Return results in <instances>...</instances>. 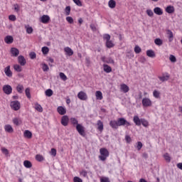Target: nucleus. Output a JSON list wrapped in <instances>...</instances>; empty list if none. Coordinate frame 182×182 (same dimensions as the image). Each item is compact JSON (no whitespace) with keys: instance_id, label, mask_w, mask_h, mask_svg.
<instances>
[{"instance_id":"26","label":"nucleus","mask_w":182,"mask_h":182,"mask_svg":"<svg viewBox=\"0 0 182 182\" xmlns=\"http://www.w3.org/2000/svg\"><path fill=\"white\" fill-rule=\"evenodd\" d=\"M159 80H161V82H167V80H168V79H170V75L166 74V75H162L161 77H159Z\"/></svg>"},{"instance_id":"52","label":"nucleus","mask_w":182,"mask_h":182,"mask_svg":"<svg viewBox=\"0 0 182 182\" xmlns=\"http://www.w3.org/2000/svg\"><path fill=\"white\" fill-rule=\"evenodd\" d=\"M65 15L67 16L70 15V6H68L65 7Z\"/></svg>"},{"instance_id":"23","label":"nucleus","mask_w":182,"mask_h":182,"mask_svg":"<svg viewBox=\"0 0 182 182\" xmlns=\"http://www.w3.org/2000/svg\"><path fill=\"white\" fill-rule=\"evenodd\" d=\"M23 136L26 139H32V132L29 130H25L23 132Z\"/></svg>"},{"instance_id":"47","label":"nucleus","mask_w":182,"mask_h":182,"mask_svg":"<svg viewBox=\"0 0 182 182\" xmlns=\"http://www.w3.org/2000/svg\"><path fill=\"white\" fill-rule=\"evenodd\" d=\"M59 75L60 79H62V80H64V81L68 80V77L66 76V75H65V73H60Z\"/></svg>"},{"instance_id":"3","label":"nucleus","mask_w":182,"mask_h":182,"mask_svg":"<svg viewBox=\"0 0 182 182\" xmlns=\"http://www.w3.org/2000/svg\"><path fill=\"white\" fill-rule=\"evenodd\" d=\"M100 156H98V159L101 161H106L107 160V157L109 156V150L106 148H101L100 149Z\"/></svg>"},{"instance_id":"17","label":"nucleus","mask_w":182,"mask_h":182,"mask_svg":"<svg viewBox=\"0 0 182 182\" xmlns=\"http://www.w3.org/2000/svg\"><path fill=\"white\" fill-rule=\"evenodd\" d=\"M12 122L15 126H21L22 124V119L21 117H14Z\"/></svg>"},{"instance_id":"36","label":"nucleus","mask_w":182,"mask_h":182,"mask_svg":"<svg viewBox=\"0 0 182 182\" xmlns=\"http://www.w3.org/2000/svg\"><path fill=\"white\" fill-rule=\"evenodd\" d=\"M154 43L155 45H156L157 46H161V45H163V40L160 39V38H156L154 40Z\"/></svg>"},{"instance_id":"15","label":"nucleus","mask_w":182,"mask_h":182,"mask_svg":"<svg viewBox=\"0 0 182 182\" xmlns=\"http://www.w3.org/2000/svg\"><path fill=\"white\" fill-rule=\"evenodd\" d=\"M4 73L8 77H12V71H11V65H8L4 68Z\"/></svg>"},{"instance_id":"58","label":"nucleus","mask_w":182,"mask_h":182,"mask_svg":"<svg viewBox=\"0 0 182 182\" xmlns=\"http://www.w3.org/2000/svg\"><path fill=\"white\" fill-rule=\"evenodd\" d=\"M66 21L68 22V23H73V18L70 16L66 17Z\"/></svg>"},{"instance_id":"25","label":"nucleus","mask_w":182,"mask_h":182,"mask_svg":"<svg viewBox=\"0 0 182 182\" xmlns=\"http://www.w3.org/2000/svg\"><path fill=\"white\" fill-rule=\"evenodd\" d=\"M146 55L149 58H156V53H154V50H147Z\"/></svg>"},{"instance_id":"12","label":"nucleus","mask_w":182,"mask_h":182,"mask_svg":"<svg viewBox=\"0 0 182 182\" xmlns=\"http://www.w3.org/2000/svg\"><path fill=\"white\" fill-rule=\"evenodd\" d=\"M61 124L65 127H66V126H68V124H69V117H68V115H64L62 117Z\"/></svg>"},{"instance_id":"43","label":"nucleus","mask_w":182,"mask_h":182,"mask_svg":"<svg viewBox=\"0 0 182 182\" xmlns=\"http://www.w3.org/2000/svg\"><path fill=\"white\" fill-rule=\"evenodd\" d=\"M1 152L3 153V154H4V156L9 155V151L6 148L1 147Z\"/></svg>"},{"instance_id":"55","label":"nucleus","mask_w":182,"mask_h":182,"mask_svg":"<svg viewBox=\"0 0 182 182\" xmlns=\"http://www.w3.org/2000/svg\"><path fill=\"white\" fill-rule=\"evenodd\" d=\"M146 14L148 15V16H153L154 15V13H153V11H151V9H147Z\"/></svg>"},{"instance_id":"19","label":"nucleus","mask_w":182,"mask_h":182,"mask_svg":"<svg viewBox=\"0 0 182 182\" xmlns=\"http://www.w3.org/2000/svg\"><path fill=\"white\" fill-rule=\"evenodd\" d=\"M134 123H135L136 126H141V119L139 118V116L135 115L133 119Z\"/></svg>"},{"instance_id":"22","label":"nucleus","mask_w":182,"mask_h":182,"mask_svg":"<svg viewBox=\"0 0 182 182\" xmlns=\"http://www.w3.org/2000/svg\"><path fill=\"white\" fill-rule=\"evenodd\" d=\"M154 12L156 15H158L159 16L163 15V10L160 7H155L154 9Z\"/></svg>"},{"instance_id":"20","label":"nucleus","mask_w":182,"mask_h":182,"mask_svg":"<svg viewBox=\"0 0 182 182\" xmlns=\"http://www.w3.org/2000/svg\"><path fill=\"white\" fill-rule=\"evenodd\" d=\"M64 51L65 53V55H67L68 56H72V55H73V50H72V48H70V47H65L64 48Z\"/></svg>"},{"instance_id":"40","label":"nucleus","mask_w":182,"mask_h":182,"mask_svg":"<svg viewBox=\"0 0 182 182\" xmlns=\"http://www.w3.org/2000/svg\"><path fill=\"white\" fill-rule=\"evenodd\" d=\"M36 160L37 161H43L45 160V158L43 157V156H42L41 154H37L36 156Z\"/></svg>"},{"instance_id":"4","label":"nucleus","mask_w":182,"mask_h":182,"mask_svg":"<svg viewBox=\"0 0 182 182\" xmlns=\"http://www.w3.org/2000/svg\"><path fill=\"white\" fill-rule=\"evenodd\" d=\"M103 39L104 41H105V46H107V48H108L109 49L114 46V43L112 41L110 40V35L105 34L103 36Z\"/></svg>"},{"instance_id":"37","label":"nucleus","mask_w":182,"mask_h":182,"mask_svg":"<svg viewBox=\"0 0 182 182\" xmlns=\"http://www.w3.org/2000/svg\"><path fill=\"white\" fill-rule=\"evenodd\" d=\"M25 28H26V33H28L29 35H31V33L33 32V28L30 26H26Z\"/></svg>"},{"instance_id":"56","label":"nucleus","mask_w":182,"mask_h":182,"mask_svg":"<svg viewBox=\"0 0 182 182\" xmlns=\"http://www.w3.org/2000/svg\"><path fill=\"white\" fill-rule=\"evenodd\" d=\"M74 4H75V5H77V6H82V1H80V0H73Z\"/></svg>"},{"instance_id":"30","label":"nucleus","mask_w":182,"mask_h":182,"mask_svg":"<svg viewBox=\"0 0 182 182\" xmlns=\"http://www.w3.org/2000/svg\"><path fill=\"white\" fill-rule=\"evenodd\" d=\"M45 95L46 96H47L48 97H50L51 96L53 95V90H50V89H48L45 91Z\"/></svg>"},{"instance_id":"31","label":"nucleus","mask_w":182,"mask_h":182,"mask_svg":"<svg viewBox=\"0 0 182 182\" xmlns=\"http://www.w3.org/2000/svg\"><path fill=\"white\" fill-rule=\"evenodd\" d=\"M35 109L36 110H37V112H40L41 113H42V112H43V108L42 107V106L38 103L35 104Z\"/></svg>"},{"instance_id":"32","label":"nucleus","mask_w":182,"mask_h":182,"mask_svg":"<svg viewBox=\"0 0 182 182\" xmlns=\"http://www.w3.org/2000/svg\"><path fill=\"white\" fill-rule=\"evenodd\" d=\"M103 68H104V71H105L106 73H110V72H112V67L105 64L103 65Z\"/></svg>"},{"instance_id":"34","label":"nucleus","mask_w":182,"mask_h":182,"mask_svg":"<svg viewBox=\"0 0 182 182\" xmlns=\"http://www.w3.org/2000/svg\"><path fill=\"white\" fill-rule=\"evenodd\" d=\"M141 124H142L144 127H149V121L146 119H141Z\"/></svg>"},{"instance_id":"7","label":"nucleus","mask_w":182,"mask_h":182,"mask_svg":"<svg viewBox=\"0 0 182 182\" xmlns=\"http://www.w3.org/2000/svg\"><path fill=\"white\" fill-rule=\"evenodd\" d=\"M3 92L6 95H11L12 93V87L9 85H6L3 86Z\"/></svg>"},{"instance_id":"6","label":"nucleus","mask_w":182,"mask_h":182,"mask_svg":"<svg viewBox=\"0 0 182 182\" xmlns=\"http://www.w3.org/2000/svg\"><path fill=\"white\" fill-rule=\"evenodd\" d=\"M10 106L13 110H19V109H21V102L18 101H12Z\"/></svg>"},{"instance_id":"42","label":"nucleus","mask_w":182,"mask_h":182,"mask_svg":"<svg viewBox=\"0 0 182 182\" xmlns=\"http://www.w3.org/2000/svg\"><path fill=\"white\" fill-rule=\"evenodd\" d=\"M169 60L171 62V63H176V62H177V58L174 56V55H170Z\"/></svg>"},{"instance_id":"28","label":"nucleus","mask_w":182,"mask_h":182,"mask_svg":"<svg viewBox=\"0 0 182 182\" xmlns=\"http://www.w3.org/2000/svg\"><path fill=\"white\" fill-rule=\"evenodd\" d=\"M108 6H109L111 9L116 8V1L114 0H109L108 2Z\"/></svg>"},{"instance_id":"46","label":"nucleus","mask_w":182,"mask_h":182,"mask_svg":"<svg viewBox=\"0 0 182 182\" xmlns=\"http://www.w3.org/2000/svg\"><path fill=\"white\" fill-rule=\"evenodd\" d=\"M153 96L154 97H155L156 99H159V97H160V92L157 91V90H154L153 92Z\"/></svg>"},{"instance_id":"63","label":"nucleus","mask_w":182,"mask_h":182,"mask_svg":"<svg viewBox=\"0 0 182 182\" xmlns=\"http://www.w3.org/2000/svg\"><path fill=\"white\" fill-rule=\"evenodd\" d=\"M9 21H16V16H15V15H10L9 16Z\"/></svg>"},{"instance_id":"57","label":"nucleus","mask_w":182,"mask_h":182,"mask_svg":"<svg viewBox=\"0 0 182 182\" xmlns=\"http://www.w3.org/2000/svg\"><path fill=\"white\" fill-rule=\"evenodd\" d=\"M74 182H83V180L82 178H79L78 176H75L73 178Z\"/></svg>"},{"instance_id":"64","label":"nucleus","mask_w":182,"mask_h":182,"mask_svg":"<svg viewBox=\"0 0 182 182\" xmlns=\"http://www.w3.org/2000/svg\"><path fill=\"white\" fill-rule=\"evenodd\" d=\"M178 168H180V170H182V163H179L177 164Z\"/></svg>"},{"instance_id":"18","label":"nucleus","mask_w":182,"mask_h":182,"mask_svg":"<svg viewBox=\"0 0 182 182\" xmlns=\"http://www.w3.org/2000/svg\"><path fill=\"white\" fill-rule=\"evenodd\" d=\"M4 130L6 133H14V128L11 124H6L4 126Z\"/></svg>"},{"instance_id":"60","label":"nucleus","mask_w":182,"mask_h":182,"mask_svg":"<svg viewBox=\"0 0 182 182\" xmlns=\"http://www.w3.org/2000/svg\"><path fill=\"white\" fill-rule=\"evenodd\" d=\"M47 60L48 62L49 66H52V63H53V62H55V60L52 58H48Z\"/></svg>"},{"instance_id":"53","label":"nucleus","mask_w":182,"mask_h":182,"mask_svg":"<svg viewBox=\"0 0 182 182\" xmlns=\"http://www.w3.org/2000/svg\"><path fill=\"white\" fill-rule=\"evenodd\" d=\"M14 11L16 12H19V11L21 9V7L19 6V4H14Z\"/></svg>"},{"instance_id":"21","label":"nucleus","mask_w":182,"mask_h":182,"mask_svg":"<svg viewBox=\"0 0 182 182\" xmlns=\"http://www.w3.org/2000/svg\"><path fill=\"white\" fill-rule=\"evenodd\" d=\"M97 130H99V132H100V133H102V132H103V129H104L103 122L98 120L97 122Z\"/></svg>"},{"instance_id":"5","label":"nucleus","mask_w":182,"mask_h":182,"mask_svg":"<svg viewBox=\"0 0 182 182\" xmlns=\"http://www.w3.org/2000/svg\"><path fill=\"white\" fill-rule=\"evenodd\" d=\"M142 106L144 107H151L153 106V102L149 97H144L142 99Z\"/></svg>"},{"instance_id":"54","label":"nucleus","mask_w":182,"mask_h":182,"mask_svg":"<svg viewBox=\"0 0 182 182\" xmlns=\"http://www.w3.org/2000/svg\"><path fill=\"white\" fill-rule=\"evenodd\" d=\"M127 58H128V59H132V58H134V54L132 51H129L127 55Z\"/></svg>"},{"instance_id":"2","label":"nucleus","mask_w":182,"mask_h":182,"mask_svg":"<svg viewBox=\"0 0 182 182\" xmlns=\"http://www.w3.org/2000/svg\"><path fill=\"white\" fill-rule=\"evenodd\" d=\"M70 122L73 127L76 128L77 132L80 136H85L86 135V133L85 132V127H83L82 124H79V121H77V119L75 117H71L70 119Z\"/></svg>"},{"instance_id":"44","label":"nucleus","mask_w":182,"mask_h":182,"mask_svg":"<svg viewBox=\"0 0 182 182\" xmlns=\"http://www.w3.org/2000/svg\"><path fill=\"white\" fill-rule=\"evenodd\" d=\"M100 182H110V179L106 176H102L100 178Z\"/></svg>"},{"instance_id":"8","label":"nucleus","mask_w":182,"mask_h":182,"mask_svg":"<svg viewBox=\"0 0 182 182\" xmlns=\"http://www.w3.org/2000/svg\"><path fill=\"white\" fill-rule=\"evenodd\" d=\"M50 21V17L48 15H43L40 17V22H41V23H49Z\"/></svg>"},{"instance_id":"10","label":"nucleus","mask_w":182,"mask_h":182,"mask_svg":"<svg viewBox=\"0 0 182 182\" xmlns=\"http://www.w3.org/2000/svg\"><path fill=\"white\" fill-rule=\"evenodd\" d=\"M119 90L120 92H122V93H127L129 90H130V88L127 86V85L122 83L120 85Z\"/></svg>"},{"instance_id":"45","label":"nucleus","mask_w":182,"mask_h":182,"mask_svg":"<svg viewBox=\"0 0 182 182\" xmlns=\"http://www.w3.org/2000/svg\"><path fill=\"white\" fill-rule=\"evenodd\" d=\"M142 147H143V143H141V141H138L136 143V149H137V150L140 151Z\"/></svg>"},{"instance_id":"41","label":"nucleus","mask_w":182,"mask_h":182,"mask_svg":"<svg viewBox=\"0 0 182 182\" xmlns=\"http://www.w3.org/2000/svg\"><path fill=\"white\" fill-rule=\"evenodd\" d=\"M14 69L16 72H22V67L18 64L14 65Z\"/></svg>"},{"instance_id":"35","label":"nucleus","mask_w":182,"mask_h":182,"mask_svg":"<svg viewBox=\"0 0 182 182\" xmlns=\"http://www.w3.org/2000/svg\"><path fill=\"white\" fill-rule=\"evenodd\" d=\"M23 85L19 84L17 85L16 87V90L18 92V93H23Z\"/></svg>"},{"instance_id":"11","label":"nucleus","mask_w":182,"mask_h":182,"mask_svg":"<svg viewBox=\"0 0 182 182\" xmlns=\"http://www.w3.org/2000/svg\"><path fill=\"white\" fill-rule=\"evenodd\" d=\"M77 97L80 100H87V94L83 91H80L77 94Z\"/></svg>"},{"instance_id":"50","label":"nucleus","mask_w":182,"mask_h":182,"mask_svg":"<svg viewBox=\"0 0 182 182\" xmlns=\"http://www.w3.org/2000/svg\"><path fill=\"white\" fill-rule=\"evenodd\" d=\"M134 52L136 54L140 53V52H141V48H140V46H136L135 48H134Z\"/></svg>"},{"instance_id":"49","label":"nucleus","mask_w":182,"mask_h":182,"mask_svg":"<svg viewBox=\"0 0 182 182\" xmlns=\"http://www.w3.org/2000/svg\"><path fill=\"white\" fill-rule=\"evenodd\" d=\"M42 69L43 72H48V70H49V66H48V65L46 63H43L42 64Z\"/></svg>"},{"instance_id":"51","label":"nucleus","mask_w":182,"mask_h":182,"mask_svg":"<svg viewBox=\"0 0 182 182\" xmlns=\"http://www.w3.org/2000/svg\"><path fill=\"white\" fill-rule=\"evenodd\" d=\"M80 176H81V177H87V171L85 170L80 171Z\"/></svg>"},{"instance_id":"13","label":"nucleus","mask_w":182,"mask_h":182,"mask_svg":"<svg viewBox=\"0 0 182 182\" xmlns=\"http://www.w3.org/2000/svg\"><path fill=\"white\" fill-rule=\"evenodd\" d=\"M18 62L20 66H25V65H26V59H25V57H23V55H19L18 57Z\"/></svg>"},{"instance_id":"29","label":"nucleus","mask_w":182,"mask_h":182,"mask_svg":"<svg viewBox=\"0 0 182 182\" xmlns=\"http://www.w3.org/2000/svg\"><path fill=\"white\" fill-rule=\"evenodd\" d=\"M166 12H167V14H173L174 12V6H168L166 8Z\"/></svg>"},{"instance_id":"59","label":"nucleus","mask_w":182,"mask_h":182,"mask_svg":"<svg viewBox=\"0 0 182 182\" xmlns=\"http://www.w3.org/2000/svg\"><path fill=\"white\" fill-rule=\"evenodd\" d=\"M50 154L51 156H53V157H55L56 156V150L55 149H51V151L50 152Z\"/></svg>"},{"instance_id":"14","label":"nucleus","mask_w":182,"mask_h":182,"mask_svg":"<svg viewBox=\"0 0 182 182\" xmlns=\"http://www.w3.org/2000/svg\"><path fill=\"white\" fill-rule=\"evenodd\" d=\"M166 35L169 42H173V41H174V34L173 33V31L171 30H166Z\"/></svg>"},{"instance_id":"61","label":"nucleus","mask_w":182,"mask_h":182,"mask_svg":"<svg viewBox=\"0 0 182 182\" xmlns=\"http://www.w3.org/2000/svg\"><path fill=\"white\" fill-rule=\"evenodd\" d=\"M31 59H36V53L35 52H31L30 54Z\"/></svg>"},{"instance_id":"39","label":"nucleus","mask_w":182,"mask_h":182,"mask_svg":"<svg viewBox=\"0 0 182 182\" xmlns=\"http://www.w3.org/2000/svg\"><path fill=\"white\" fill-rule=\"evenodd\" d=\"M164 159L167 161V163H170L171 161V157L167 153L164 155Z\"/></svg>"},{"instance_id":"16","label":"nucleus","mask_w":182,"mask_h":182,"mask_svg":"<svg viewBox=\"0 0 182 182\" xmlns=\"http://www.w3.org/2000/svg\"><path fill=\"white\" fill-rule=\"evenodd\" d=\"M57 112L59 113V114L63 116V114H66V108L63 106H59L57 108Z\"/></svg>"},{"instance_id":"62","label":"nucleus","mask_w":182,"mask_h":182,"mask_svg":"<svg viewBox=\"0 0 182 182\" xmlns=\"http://www.w3.org/2000/svg\"><path fill=\"white\" fill-rule=\"evenodd\" d=\"M125 140L127 143H132V138L129 135H126Z\"/></svg>"},{"instance_id":"27","label":"nucleus","mask_w":182,"mask_h":182,"mask_svg":"<svg viewBox=\"0 0 182 182\" xmlns=\"http://www.w3.org/2000/svg\"><path fill=\"white\" fill-rule=\"evenodd\" d=\"M95 97L97 100H102V99H103V94L101 91H96Z\"/></svg>"},{"instance_id":"24","label":"nucleus","mask_w":182,"mask_h":182,"mask_svg":"<svg viewBox=\"0 0 182 182\" xmlns=\"http://www.w3.org/2000/svg\"><path fill=\"white\" fill-rule=\"evenodd\" d=\"M4 41L6 42V43H8L9 45L14 42V37H12L11 36H7L6 37H5Z\"/></svg>"},{"instance_id":"38","label":"nucleus","mask_w":182,"mask_h":182,"mask_svg":"<svg viewBox=\"0 0 182 182\" xmlns=\"http://www.w3.org/2000/svg\"><path fill=\"white\" fill-rule=\"evenodd\" d=\"M41 52L43 55H48V53H49V48H48L47 46L43 47L41 48Z\"/></svg>"},{"instance_id":"9","label":"nucleus","mask_w":182,"mask_h":182,"mask_svg":"<svg viewBox=\"0 0 182 182\" xmlns=\"http://www.w3.org/2000/svg\"><path fill=\"white\" fill-rule=\"evenodd\" d=\"M10 53L14 58L19 56V50L15 47H13L10 50Z\"/></svg>"},{"instance_id":"33","label":"nucleus","mask_w":182,"mask_h":182,"mask_svg":"<svg viewBox=\"0 0 182 182\" xmlns=\"http://www.w3.org/2000/svg\"><path fill=\"white\" fill-rule=\"evenodd\" d=\"M23 166L26 168H31V167H32V163L29 161H24Z\"/></svg>"},{"instance_id":"1","label":"nucleus","mask_w":182,"mask_h":182,"mask_svg":"<svg viewBox=\"0 0 182 182\" xmlns=\"http://www.w3.org/2000/svg\"><path fill=\"white\" fill-rule=\"evenodd\" d=\"M109 126L112 129H119L120 126H126V127H129V126H132L130 122H127L126 119L121 117L116 120H111L109 122Z\"/></svg>"},{"instance_id":"48","label":"nucleus","mask_w":182,"mask_h":182,"mask_svg":"<svg viewBox=\"0 0 182 182\" xmlns=\"http://www.w3.org/2000/svg\"><path fill=\"white\" fill-rule=\"evenodd\" d=\"M26 96L28 98L31 99V89L29 87L26 88L25 90Z\"/></svg>"}]
</instances>
